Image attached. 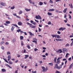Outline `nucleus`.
I'll return each mask as SVG.
<instances>
[{"mask_svg": "<svg viewBox=\"0 0 73 73\" xmlns=\"http://www.w3.org/2000/svg\"><path fill=\"white\" fill-rule=\"evenodd\" d=\"M42 69L43 70V72H46V70H47L48 69V68L46 67L45 68L44 67H42Z\"/></svg>", "mask_w": 73, "mask_h": 73, "instance_id": "nucleus-1", "label": "nucleus"}, {"mask_svg": "<svg viewBox=\"0 0 73 73\" xmlns=\"http://www.w3.org/2000/svg\"><path fill=\"white\" fill-rule=\"evenodd\" d=\"M35 18L36 19H40V20H41V17L39 15H36L35 17Z\"/></svg>", "mask_w": 73, "mask_h": 73, "instance_id": "nucleus-2", "label": "nucleus"}, {"mask_svg": "<svg viewBox=\"0 0 73 73\" xmlns=\"http://www.w3.org/2000/svg\"><path fill=\"white\" fill-rule=\"evenodd\" d=\"M65 29H66V28L65 27H61L59 29V31H60L61 30L62 31H63L64 30H65Z\"/></svg>", "mask_w": 73, "mask_h": 73, "instance_id": "nucleus-3", "label": "nucleus"}, {"mask_svg": "<svg viewBox=\"0 0 73 73\" xmlns=\"http://www.w3.org/2000/svg\"><path fill=\"white\" fill-rule=\"evenodd\" d=\"M1 5L2 6H6V3L4 2H1Z\"/></svg>", "mask_w": 73, "mask_h": 73, "instance_id": "nucleus-4", "label": "nucleus"}, {"mask_svg": "<svg viewBox=\"0 0 73 73\" xmlns=\"http://www.w3.org/2000/svg\"><path fill=\"white\" fill-rule=\"evenodd\" d=\"M57 53H61L62 52V50L61 49H59L58 50L56 51Z\"/></svg>", "mask_w": 73, "mask_h": 73, "instance_id": "nucleus-5", "label": "nucleus"}, {"mask_svg": "<svg viewBox=\"0 0 73 73\" xmlns=\"http://www.w3.org/2000/svg\"><path fill=\"white\" fill-rule=\"evenodd\" d=\"M27 24H28L30 26L31 28H32V27L33 26V25L31 23H27Z\"/></svg>", "mask_w": 73, "mask_h": 73, "instance_id": "nucleus-6", "label": "nucleus"}, {"mask_svg": "<svg viewBox=\"0 0 73 73\" xmlns=\"http://www.w3.org/2000/svg\"><path fill=\"white\" fill-rule=\"evenodd\" d=\"M57 35H52V36L53 38H54V37H55L56 38H57Z\"/></svg>", "mask_w": 73, "mask_h": 73, "instance_id": "nucleus-7", "label": "nucleus"}, {"mask_svg": "<svg viewBox=\"0 0 73 73\" xmlns=\"http://www.w3.org/2000/svg\"><path fill=\"white\" fill-rule=\"evenodd\" d=\"M12 25H13V26H15V27H17V28H18V29H20V27H19L18 26H17V25L16 24H12Z\"/></svg>", "mask_w": 73, "mask_h": 73, "instance_id": "nucleus-8", "label": "nucleus"}, {"mask_svg": "<svg viewBox=\"0 0 73 73\" xmlns=\"http://www.w3.org/2000/svg\"><path fill=\"white\" fill-rule=\"evenodd\" d=\"M30 3L32 4H35V2H32V1L31 0H29Z\"/></svg>", "mask_w": 73, "mask_h": 73, "instance_id": "nucleus-9", "label": "nucleus"}, {"mask_svg": "<svg viewBox=\"0 0 73 73\" xmlns=\"http://www.w3.org/2000/svg\"><path fill=\"white\" fill-rule=\"evenodd\" d=\"M7 58H8V61H9L10 60V59L11 58V56L10 55H8L7 57Z\"/></svg>", "mask_w": 73, "mask_h": 73, "instance_id": "nucleus-10", "label": "nucleus"}, {"mask_svg": "<svg viewBox=\"0 0 73 73\" xmlns=\"http://www.w3.org/2000/svg\"><path fill=\"white\" fill-rule=\"evenodd\" d=\"M31 24H33V25H36V22H34L33 21L31 20Z\"/></svg>", "mask_w": 73, "mask_h": 73, "instance_id": "nucleus-11", "label": "nucleus"}, {"mask_svg": "<svg viewBox=\"0 0 73 73\" xmlns=\"http://www.w3.org/2000/svg\"><path fill=\"white\" fill-rule=\"evenodd\" d=\"M25 11H27V12H29V11H30L31 9H28L26 8L25 9Z\"/></svg>", "mask_w": 73, "mask_h": 73, "instance_id": "nucleus-12", "label": "nucleus"}, {"mask_svg": "<svg viewBox=\"0 0 73 73\" xmlns=\"http://www.w3.org/2000/svg\"><path fill=\"white\" fill-rule=\"evenodd\" d=\"M67 50V49L66 48H64L63 49V52L64 53L65 52H66Z\"/></svg>", "mask_w": 73, "mask_h": 73, "instance_id": "nucleus-13", "label": "nucleus"}, {"mask_svg": "<svg viewBox=\"0 0 73 73\" xmlns=\"http://www.w3.org/2000/svg\"><path fill=\"white\" fill-rule=\"evenodd\" d=\"M22 23L21 22V21H19V22H18V25H22Z\"/></svg>", "mask_w": 73, "mask_h": 73, "instance_id": "nucleus-14", "label": "nucleus"}, {"mask_svg": "<svg viewBox=\"0 0 73 73\" xmlns=\"http://www.w3.org/2000/svg\"><path fill=\"white\" fill-rule=\"evenodd\" d=\"M67 8H66L64 9V10L63 11V13H66V11H67Z\"/></svg>", "mask_w": 73, "mask_h": 73, "instance_id": "nucleus-15", "label": "nucleus"}, {"mask_svg": "<svg viewBox=\"0 0 73 73\" xmlns=\"http://www.w3.org/2000/svg\"><path fill=\"white\" fill-rule=\"evenodd\" d=\"M55 9H50L48 10V11H49L50 12H51L52 11H54Z\"/></svg>", "mask_w": 73, "mask_h": 73, "instance_id": "nucleus-16", "label": "nucleus"}, {"mask_svg": "<svg viewBox=\"0 0 73 73\" xmlns=\"http://www.w3.org/2000/svg\"><path fill=\"white\" fill-rule=\"evenodd\" d=\"M73 63H72L71 65H70L69 69H71L73 67Z\"/></svg>", "mask_w": 73, "mask_h": 73, "instance_id": "nucleus-17", "label": "nucleus"}, {"mask_svg": "<svg viewBox=\"0 0 73 73\" xmlns=\"http://www.w3.org/2000/svg\"><path fill=\"white\" fill-rule=\"evenodd\" d=\"M33 39L34 41H36V42H37V38H33Z\"/></svg>", "mask_w": 73, "mask_h": 73, "instance_id": "nucleus-18", "label": "nucleus"}, {"mask_svg": "<svg viewBox=\"0 0 73 73\" xmlns=\"http://www.w3.org/2000/svg\"><path fill=\"white\" fill-rule=\"evenodd\" d=\"M22 13H23V11L21 10L18 13L19 15H21Z\"/></svg>", "mask_w": 73, "mask_h": 73, "instance_id": "nucleus-19", "label": "nucleus"}, {"mask_svg": "<svg viewBox=\"0 0 73 73\" xmlns=\"http://www.w3.org/2000/svg\"><path fill=\"white\" fill-rule=\"evenodd\" d=\"M12 27L11 28V31H13V30H14V29H15V27L14 26H12Z\"/></svg>", "mask_w": 73, "mask_h": 73, "instance_id": "nucleus-20", "label": "nucleus"}, {"mask_svg": "<svg viewBox=\"0 0 73 73\" xmlns=\"http://www.w3.org/2000/svg\"><path fill=\"white\" fill-rule=\"evenodd\" d=\"M29 33L30 35L31 36H34L35 35H34V34H33L31 32H29Z\"/></svg>", "mask_w": 73, "mask_h": 73, "instance_id": "nucleus-21", "label": "nucleus"}, {"mask_svg": "<svg viewBox=\"0 0 73 73\" xmlns=\"http://www.w3.org/2000/svg\"><path fill=\"white\" fill-rule=\"evenodd\" d=\"M6 66H7L9 67V68H11V69L12 68V67H11L10 66H9V64H6Z\"/></svg>", "mask_w": 73, "mask_h": 73, "instance_id": "nucleus-22", "label": "nucleus"}, {"mask_svg": "<svg viewBox=\"0 0 73 73\" xmlns=\"http://www.w3.org/2000/svg\"><path fill=\"white\" fill-rule=\"evenodd\" d=\"M57 38L58 39L61 38V36H60L58 35H57Z\"/></svg>", "mask_w": 73, "mask_h": 73, "instance_id": "nucleus-23", "label": "nucleus"}, {"mask_svg": "<svg viewBox=\"0 0 73 73\" xmlns=\"http://www.w3.org/2000/svg\"><path fill=\"white\" fill-rule=\"evenodd\" d=\"M5 23H6V24H10V23H11V22L9 21H6Z\"/></svg>", "mask_w": 73, "mask_h": 73, "instance_id": "nucleus-24", "label": "nucleus"}, {"mask_svg": "<svg viewBox=\"0 0 73 73\" xmlns=\"http://www.w3.org/2000/svg\"><path fill=\"white\" fill-rule=\"evenodd\" d=\"M1 70L3 72H6V70L4 69H2Z\"/></svg>", "mask_w": 73, "mask_h": 73, "instance_id": "nucleus-25", "label": "nucleus"}, {"mask_svg": "<svg viewBox=\"0 0 73 73\" xmlns=\"http://www.w3.org/2000/svg\"><path fill=\"white\" fill-rule=\"evenodd\" d=\"M69 54L68 53H67L66 54V56H65V57L66 58H68V55H69Z\"/></svg>", "mask_w": 73, "mask_h": 73, "instance_id": "nucleus-26", "label": "nucleus"}, {"mask_svg": "<svg viewBox=\"0 0 73 73\" xmlns=\"http://www.w3.org/2000/svg\"><path fill=\"white\" fill-rule=\"evenodd\" d=\"M48 16H52V13L49 12H48Z\"/></svg>", "mask_w": 73, "mask_h": 73, "instance_id": "nucleus-27", "label": "nucleus"}, {"mask_svg": "<svg viewBox=\"0 0 73 73\" xmlns=\"http://www.w3.org/2000/svg\"><path fill=\"white\" fill-rule=\"evenodd\" d=\"M25 59H26V58H28V57H29V55H25Z\"/></svg>", "mask_w": 73, "mask_h": 73, "instance_id": "nucleus-28", "label": "nucleus"}, {"mask_svg": "<svg viewBox=\"0 0 73 73\" xmlns=\"http://www.w3.org/2000/svg\"><path fill=\"white\" fill-rule=\"evenodd\" d=\"M58 64H55V66L54 68V69H56V68H57L58 67Z\"/></svg>", "mask_w": 73, "mask_h": 73, "instance_id": "nucleus-29", "label": "nucleus"}, {"mask_svg": "<svg viewBox=\"0 0 73 73\" xmlns=\"http://www.w3.org/2000/svg\"><path fill=\"white\" fill-rule=\"evenodd\" d=\"M3 60H4L5 61V62H6L7 63H9L8 62V61H7V60H6V59H5V58H3Z\"/></svg>", "mask_w": 73, "mask_h": 73, "instance_id": "nucleus-30", "label": "nucleus"}, {"mask_svg": "<svg viewBox=\"0 0 73 73\" xmlns=\"http://www.w3.org/2000/svg\"><path fill=\"white\" fill-rule=\"evenodd\" d=\"M15 8V6H14L13 7H11V9H14Z\"/></svg>", "mask_w": 73, "mask_h": 73, "instance_id": "nucleus-31", "label": "nucleus"}, {"mask_svg": "<svg viewBox=\"0 0 73 73\" xmlns=\"http://www.w3.org/2000/svg\"><path fill=\"white\" fill-rule=\"evenodd\" d=\"M7 55H9V54H11V52L9 51H8L7 52Z\"/></svg>", "mask_w": 73, "mask_h": 73, "instance_id": "nucleus-32", "label": "nucleus"}, {"mask_svg": "<svg viewBox=\"0 0 73 73\" xmlns=\"http://www.w3.org/2000/svg\"><path fill=\"white\" fill-rule=\"evenodd\" d=\"M43 4V3L41 2H39V5H42Z\"/></svg>", "mask_w": 73, "mask_h": 73, "instance_id": "nucleus-33", "label": "nucleus"}, {"mask_svg": "<svg viewBox=\"0 0 73 73\" xmlns=\"http://www.w3.org/2000/svg\"><path fill=\"white\" fill-rule=\"evenodd\" d=\"M20 39L21 40H23L24 38V37L22 36H20Z\"/></svg>", "mask_w": 73, "mask_h": 73, "instance_id": "nucleus-34", "label": "nucleus"}, {"mask_svg": "<svg viewBox=\"0 0 73 73\" xmlns=\"http://www.w3.org/2000/svg\"><path fill=\"white\" fill-rule=\"evenodd\" d=\"M4 43V42L2 41L1 42L0 44L1 45L2 44H3Z\"/></svg>", "mask_w": 73, "mask_h": 73, "instance_id": "nucleus-35", "label": "nucleus"}, {"mask_svg": "<svg viewBox=\"0 0 73 73\" xmlns=\"http://www.w3.org/2000/svg\"><path fill=\"white\" fill-rule=\"evenodd\" d=\"M36 26L33 25V26L32 27V28H33V29H35V28H36Z\"/></svg>", "mask_w": 73, "mask_h": 73, "instance_id": "nucleus-36", "label": "nucleus"}, {"mask_svg": "<svg viewBox=\"0 0 73 73\" xmlns=\"http://www.w3.org/2000/svg\"><path fill=\"white\" fill-rule=\"evenodd\" d=\"M48 65H50L51 66H53V64L52 63H48Z\"/></svg>", "mask_w": 73, "mask_h": 73, "instance_id": "nucleus-37", "label": "nucleus"}, {"mask_svg": "<svg viewBox=\"0 0 73 73\" xmlns=\"http://www.w3.org/2000/svg\"><path fill=\"white\" fill-rule=\"evenodd\" d=\"M56 60H57V58H54V61L55 63L56 62Z\"/></svg>", "mask_w": 73, "mask_h": 73, "instance_id": "nucleus-38", "label": "nucleus"}, {"mask_svg": "<svg viewBox=\"0 0 73 73\" xmlns=\"http://www.w3.org/2000/svg\"><path fill=\"white\" fill-rule=\"evenodd\" d=\"M60 61V60H57V61L56 62V64H59Z\"/></svg>", "mask_w": 73, "mask_h": 73, "instance_id": "nucleus-39", "label": "nucleus"}, {"mask_svg": "<svg viewBox=\"0 0 73 73\" xmlns=\"http://www.w3.org/2000/svg\"><path fill=\"white\" fill-rule=\"evenodd\" d=\"M21 31V29H19L18 30H17V32L19 33Z\"/></svg>", "mask_w": 73, "mask_h": 73, "instance_id": "nucleus-40", "label": "nucleus"}, {"mask_svg": "<svg viewBox=\"0 0 73 73\" xmlns=\"http://www.w3.org/2000/svg\"><path fill=\"white\" fill-rule=\"evenodd\" d=\"M9 63L10 64H11V65L12 64V62L11 61H9Z\"/></svg>", "mask_w": 73, "mask_h": 73, "instance_id": "nucleus-41", "label": "nucleus"}, {"mask_svg": "<svg viewBox=\"0 0 73 73\" xmlns=\"http://www.w3.org/2000/svg\"><path fill=\"white\" fill-rule=\"evenodd\" d=\"M13 15L14 16H17V15H16V13H14L13 14Z\"/></svg>", "mask_w": 73, "mask_h": 73, "instance_id": "nucleus-42", "label": "nucleus"}, {"mask_svg": "<svg viewBox=\"0 0 73 73\" xmlns=\"http://www.w3.org/2000/svg\"><path fill=\"white\" fill-rule=\"evenodd\" d=\"M55 73H61L60 72L57 70H56V71Z\"/></svg>", "mask_w": 73, "mask_h": 73, "instance_id": "nucleus-43", "label": "nucleus"}, {"mask_svg": "<svg viewBox=\"0 0 73 73\" xmlns=\"http://www.w3.org/2000/svg\"><path fill=\"white\" fill-rule=\"evenodd\" d=\"M21 45L22 46H23L24 45V43H23V42L22 41L21 42Z\"/></svg>", "mask_w": 73, "mask_h": 73, "instance_id": "nucleus-44", "label": "nucleus"}, {"mask_svg": "<svg viewBox=\"0 0 73 73\" xmlns=\"http://www.w3.org/2000/svg\"><path fill=\"white\" fill-rule=\"evenodd\" d=\"M49 2L50 3H51V4H52V3H53V1H52V0H50Z\"/></svg>", "mask_w": 73, "mask_h": 73, "instance_id": "nucleus-45", "label": "nucleus"}, {"mask_svg": "<svg viewBox=\"0 0 73 73\" xmlns=\"http://www.w3.org/2000/svg\"><path fill=\"white\" fill-rule=\"evenodd\" d=\"M57 32L58 35H60L61 34V32L60 31H58Z\"/></svg>", "mask_w": 73, "mask_h": 73, "instance_id": "nucleus-46", "label": "nucleus"}, {"mask_svg": "<svg viewBox=\"0 0 73 73\" xmlns=\"http://www.w3.org/2000/svg\"><path fill=\"white\" fill-rule=\"evenodd\" d=\"M1 48H2L3 49V50H4V47L3 46H2L1 47Z\"/></svg>", "mask_w": 73, "mask_h": 73, "instance_id": "nucleus-47", "label": "nucleus"}, {"mask_svg": "<svg viewBox=\"0 0 73 73\" xmlns=\"http://www.w3.org/2000/svg\"><path fill=\"white\" fill-rule=\"evenodd\" d=\"M37 50H38V49L36 48H34V51L36 52L37 51Z\"/></svg>", "mask_w": 73, "mask_h": 73, "instance_id": "nucleus-48", "label": "nucleus"}, {"mask_svg": "<svg viewBox=\"0 0 73 73\" xmlns=\"http://www.w3.org/2000/svg\"><path fill=\"white\" fill-rule=\"evenodd\" d=\"M72 35H70V38H72V37H73V33H72Z\"/></svg>", "mask_w": 73, "mask_h": 73, "instance_id": "nucleus-49", "label": "nucleus"}, {"mask_svg": "<svg viewBox=\"0 0 73 73\" xmlns=\"http://www.w3.org/2000/svg\"><path fill=\"white\" fill-rule=\"evenodd\" d=\"M61 58H62V57H59L58 58L57 60V61H58L59 60H60L61 59Z\"/></svg>", "mask_w": 73, "mask_h": 73, "instance_id": "nucleus-50", "label": "nucleus"}, {"mask_svg": "<svg viewBox=\"0 0 73 73\" xmlns=\"http://www.w3.org/2000/svg\"><path fill=\"white\" fill-rule=\"evenodd\" d=\"M13 42H15L16 41V39L15 38H13Z\"/></svg>", "mask_w": 73, "mask_h": 73, "instance_id": "nucleus-51", "label": "nucleus"}, {"mask_svg": "<svg viewBox=\"0 0 73 73\" xmlns=\"http://www.w3.org/2000/svg\"><path fill=\"white\" fill-rule=\"evenodd\" d=\"M32 73H36V71H35L34 72V71L33 70L32 71Z\"/></svg>", "mask_w": 73, "mask_h": 73, "instance_id": "nucleus-52", "label": "nucleus"}, {"mask_svg": "<svg viewBox=\"0 0 73 73\" xmlns=\"http://www.w3.org/2000/svg\"><path fill=\"white\" fill-rule=\"evenodd\" d=\"M66 25L68 26V27H70V24H68L66 23Z\"/></svg>", "mask_w": 73, "mask_h": 73, "instance_id": "nucleus-53", "label": "nucleus"}, {"mask_svg": "<svg viewBox=\"0 0 73 73\" xmlns=\"http://www.w3.org/2000/svg\"><path fill=\"white\" fill-rule=\"evenodd\" d=\"M69 18L70 19H72V17H71V15H70V14L69 15Z\"/></svg>", "mask_w": 73, "mask_h": 73, "instance_id": "nucleus-54", "label": "nucleus"}, {"mask_svg": "<svg viewBox=\"0 0 73 73\" xmlns=\"http://www.w3.org/2000/svg\"><path fill=\"white\" fill-rule=\"evenodd\" d=\"M69 46V44H66L65 45V46L66 47L68 46Z\"/></svg>", "mask_w": 73, "mask_h": 73, "instance_id": "nucleus-55", "label": "nucleus"}, {"mask_svg": "<svg viewBox=\"0 0 73 73\" xmlns=\"http://www.w3.org/2000/svg\"><path fill=\"white\" fill-rule=\"evenodd\" d=\"M27 47L28 48V49H31V47L29 45H27Z\"/></svg>", "mask_w": 73, "mask_h": 73, "instance_id": "nucleus-56", "label": "nucleus"}, {"mask_svg": "<svg viewBox=\"0 0 73 73\" xmlns=\"http://www.w3.org/2000/svg\"><path fill=\"white\" fill-rule=\"evenodd\" d=\"M71 8H73V5H72V4L71 3V6H70Z\"/></svg>", "mask_w": 73, "mask_h": 73, "instance_id": "nucleus-57", "label": "nucleus"}, {"mask_svg": "<svg viewBox=\"0 0 73 73\" xmlns=\"http://www.w3.org/2000/svg\"><path fill=\"white\" fill-rule=\"evenodd\" d=\"M33 42H35L36 44H37V42H36V41H35V40H34L33 41Z\"/></svg>", "mask_w": 73, "mask_h": 73, "instance_id": "nucleus-58", "label": "nucleus"}, {"mask_svg": "<svg viewBox=\"0 0 73 73\" xmlns=\"http://www.w3.org/2000/svg\"><path fill=\"white\" fill-rule=\"evenodd\" d=\"M21 56V55L20 54H17V57H20Z\"/></svg>", "mask_w": 73, "mask_h": 73, "instance_id": "nucleus-59", "label": "nucleus"}, {"mask_svg": "<svg viewBox=\"0 0 73 73\" xmlns=\"http://www.w3.org/2000/svg\"><path fill=\"white\" fill-rule=\"evenodd\" d=\"M71 59H72V58L70 57L69 58V59H68V60H69V61H71Z\"/></svg>", "mask_w": 73, "mask_h": 73, "instance_id": "nucleus-60", "label": "nucleus"}, {"mask_svg": "<svg viewBox=\"0 0 73 73\" xmlns=\"http://www.w3.org/2000/svg\"><path fill=\"white\" fill-rule=\"evenodd\" d=\"M61 1V0H56V2H58V1Z\"/></svg>", "mask_w": 73, "mask_h": 73, "instance_id": "nucleus-61", "label": "nucleus"}, {"mask_svg": "<svg viewBox=\"0 0 73 73\" xmlns=\"http://www.w3.org/2000/svg\"><path fill=\"white\" fill-rule=\"evenodd\" d=\"M48 25H50V24H51V22H49L48 23Z\"/></svg>", "mask_w": 73, "mask_h": 73, "instance_id": "nucleus-62", "label": "nucleus"}, {"mask_svg": "<svg viewBox=\"0 0 73 73\" xmlns=\"http://www.w3.org/2000/svg\"><path fill=\"white\" fill-rule=\"evenodd\" d=\"M17 18H19V19H21V17H20L18 16H17Z\"/></svg>", "mask_w": 73, "mask_h": 73, "instance_id": "nucleus-63", "label": "nucleus"}, {"mask_svg": "<svg viewBox=\"0 0 73 73\" xmlns=\"http://www.w3.org/2000/svg\"><path fill=\"white\" fill-rule=\"evenodd\" d=\"M41 29H40V28H38V31L39 32H40L41 31Z\"/></svg>", "mask_w": 73, "mask_h": 73, "instance_id": "nucleus-64", "label": "nucleus"}]
</instances>
